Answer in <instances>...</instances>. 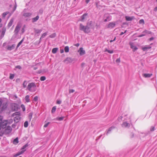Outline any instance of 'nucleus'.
<instances>
[{
    "label": "nucleus",
    "mask_w": 157,
    "mask_h": 157,
    "mask_svg": "<svg viewBox=\"0 0 157 157\" xmlns=\"http://www.w3.org/2000/svg\"><path fill=\"white\" fill-rule=\"evenodd\" d=\"M78 52L79 53V55L80 56H82L86 53L85 51L83 49L82 47L80 48Z\"/></svg>",
    "instance_id": "nucleus-11"
},
{
    "label": "nucleus",
    "mask_w": 157,
    "mask_h": 157,
    "mask_svg": "<svg viewBox=\"0 0 157 157\" xmlns=\"http://www.w3.org/2000/svg\"><path fill=\"white\" fill-rule=\"evenodd\" d=\"M104 22H107V21H108V20L106 18V19H105L104 20Z\"/></svg>",
    "instance_id": "nucleus-64"
},
{
    "label": "nucleus",
    "mask_w": 157,
    "mask_h": 157,
    "mask_svg": "<svg viewBox=\"0 0 157 157\" xmlns=\"http://www.w3.org/2000/svg\"><path fill=\"white\" fill-rule=\"evenodd\" d=\"M85 65V63H81V66L82 67H83Z\"/></svg>",
    "instance_id": "nucleus-62"
},
{
    "label": "nucleus",
    "mask_w": 157,
    "mask_h": 157,
    "mask_svg": "<svg viewBox=\"0 0 157 157\" xmlns=\"http://www.w3.org/2000/svg\"><path fill=\"white\" fill-rule=\"evenodd\" d=\"M89 17L88 13L86 12L82 15L79 18V21L82 22H84L86 21L88 18Z\"/></svg>",
    "instance_id": "nucleus-6"
},
{
    "label": "nucleus",
    "mask_w": 157,
    "mask_h": 157,
    "mask_svg": "<svg viewBox=\"0 0 157 157\" xmlns=\"http://www.w3.org/2000/svg\"><path fill=\"white\" fill-rule=\"evenodd\" d=\"M46 79V77L45 76H41L40 78V80L41 81H44Z\"/></svg>",
    "instance_id": "nucleus-37"
},
{
    "label": "nucleus",
    "mask_w": 157,
    "mask_h": 157,
    "mask_svg": "<svg viewBox=\"0 0 157 157\" xmlns=\"http://www.w3.org/2000/svg\"><path fill=\"white\" fill-rule=\"evenodd\" d=\"M115 25L116 24L114 22H110L108 25L107 27L109 28L112 29L115 26Z\"/></svg>",
    "instance_id": "nucleus-13"
},
{
    "label": "nucleus",
    "mask_w": 157,
    "mask_h": 157,
    "mask_svg": "<svg viewBox=\"0 0 157 157\" xmlns=\"http://www.w3.org/2000/svg\"><path fill=\"white\" fill-rule=\"evenodd\" d=\"M56 110V106H53L52 108V110H51V112L52 113H54Z\"/></svg>",
    "instance_id": "nucleus-34"
},
{
    "label": "nucleus",
    "mask_w": 157,
    "mask_h": 157,
    "mask_svg": "<svg viewBox=\"0 0 157 157\" xmlns=\"http://www.w3.org/2000/svg\"><path fill=\"white\" fill-rule=\"evenodd\" d=\"M64 52V50L63 49H60V52L61 53H62Z\"/></svg>",
    "instance_id": "nucleus-59"
},
{
    "label": "nucleus",
    "mask_w": 157,
    "mask_h": 157,
    "mask_svg": "<svg viewBox=\"0 0 157 157\" xmlns=\"http://www.w3.org/2000/svg\"><path fill=\"white\" fill-rule=\"evenodd\" d=\"M116 128V126H112L110 128H109L108 129H107L105 131V132L104 134L103 135L104 136L103 137V139L104 136H105V135L108 136L109 134H110L111 133L112 131L115 129Z\"/></svg>",
    "instance_id": "nucleus-8"
},
{
    "label": "nucleus",
    "mask_w": 157,
    "mask_h": 157,
    "mask_svg": "<svg viewBox=\"0 0 157 157\" xmlns=\"http://www.w3.org/2000/svg\"><path fill=\"white\" fill-rule=\"evenodd\" d=\"M122 125L123 126H124L125 127H129L130 126V124L128 123H127V122H124L123 124H122Z\"/></svg>",
    "instance_id": "nucleus-23"
},
{
    "label": "nucleus",
    "mask_w": 157,
    "mask_h": 157,
    "mask_svg": "<svg viewBox=\"0 0 157 157\" xmlns=\"http://www.w3.org/2000/svg\"><path fill=\"white\" fill-rule=\"evenodd\" d=\"M22 26V23L20 22L17 23V25L16 27L15 30L14 31V33L16 35H17L19 30H20L21 26Z\"/></svg>",
    "instance_id": "nucleus-7"
},
{
    "label": "nucleus",
    "mask_w": 157,
    "mask_h": 157,
    "mask_svg": "<svg viewBox=\"0 0 157 157\" xmlns=\"http://www.w3.org/2000/svg\"><path fill=\"white\" fill-rule=\"evenodd\" d=\"M86 24L91 29L93 28V22L92 21H90L87 22Z\"/></svg>",
    "instance_id": "nucleus-17"
},
{
    "label": "nucleus",
    "mask_w": 157,
    "mask_h": 157,
    "mask_svg": "<svg viewBox=\"0 0 157 157\" xmlns=\"http://www.w3.org/2000/svg\"><path fill=\"white\" fill-rule=\"evenodd\" d=\"M13 144H16L18 143V139L17 138H16L13 141Z\"/></svg>",
    "instance_id": "nucleus-32"
},
{
    "label": "nucleus",
    "mask_w": 157,
    "mask_h": 157,
    "mask_svg": "<svg viewBox=\"0 0 157 157\" xmlns=\"http://www.w3.org/2000/svg\"><path fill=\"white\" fill-rule=\"evenodd\" d=\"M21 113L20 112H17L14 113L12 115L13 117L16 116L14 118V121L16 123L18 122L21 119Z\"/></svg>",
    "instance_id": "nucleus-4"
},
{
    "label": "nucleus",
    "mask_w": 157,
    "mask_h": 157,
    "mask_svg": "<svg viewBox=\"0 0 157 157\" xmlns=\"http://www.w3.org/2000/svg\"><path fill=\"white\" fill-rule=\"evenodd\" d=\"M64 118V117H57L55 119H53L54 120H57L58 121H61L63 120Z\"/></svg>",
    "instance_id": "nucleus-22"
},
{
    "label": "nucleus",
    "mask_w": 157,
    "mask_h": 157,
    "mask_svg": "<svg viewBox=\"0 0 157 157\" xmlns=\"http://www.w3.org/2000/svg\"><path fill=\"white\" fill-rule=\"evenodd\" d=\"M152 75V74L144 73L143 74V76L145 78H149Z\"/></svg>",
    "instance_id": "nucleus-19"
},
{
    "label": "nucleus",
    "mask_w": 157,
    "mask_h": 157,
    "mask_svg": "<svg viewBox=\"0 0 157 157\" xmlns=\"http://www.w3.org/2000/svg\"><path fill=\"white\" fill-rule=\"evenodd\" d=\"M50 123V122H48L46 123L45 124H44V128L47 127Z\"/></svg>",
    "instance_id": "nucleus-47"
},
{
    "label": "nucleus",
    "mask_w": 157,
    "mask_h": 157,
    "mask_svg": "<svg viewBox=\"0 0 157 157\" xmlns=\"http://www.w3.org/2000/svg\"><path fill=\"white\" fill-rule=\"evenodd\" d=\"M9 13V12H6L4 13H3L2 15V17L4 18H5L6 16V15L8 14Z\"/></svg>",
    "instance_id": "nucleus-39"
},
{
    "label": "nucleus",
    "mask_w": 157,
    "mask_h": 157,
    "mask_svg": "<svg viewBox=\"0 0 157 157\" xmlns=\"http://www.w3.org/2000/svg\"><path fill=\"white\" fill-rule=\"evenodd\" d=\"M139 23L140 24H144V19H141L139 20Z\"/></svg>",
    "instance_id": "nucleus-38"
},
{
    "label": "nucleus",
    "mask_w": 157,
    "mask_h": 157,
    "mask_svg": "<svg viewBox=\"0 0 157 157\" xmlns=\"http://www.w3.org/2000/svg\"><path fill=\"white\" fill-rule=\"evenodd\" d=\"M122 118H123V117H122V116H121V117H118V120L119 121H120L122 120Z\"/></svg>",
    "instance_id": "nucleus-54"
},
{
    "label": "nucleus",
    "mask_w": 157,
    "mask_h": 157,
    "mask_svg": "<svg viewBox=\"0 0 157 157\" xmlns=\"http://www.w3.org/2000/svg\"><path fill=\"white\" fill-rule=\"evenodd\" d=\"M35 33H36V34H38V33L39 32V30H36L35 31Z\"/></svg>",
    "instance_id": "nucleus-61"
},
{
    "label": "nucleus",
    "mask_w": 157,
    "mask_h": 157,
    "mask_svg": "<svg viewBox=\"0 0 157 157\" xmlns=\"http://www.w3.org/2000/svg\"><path fill=\"white\" fill-rule=\"evenodd\" d=\"M25 26V25H24V26L21 29V32H22V33H23L25 31V29H24Z\"/></svg>",
    "instance_id": "nucleus-50"
},
{
    "label": "nucleus",
    "mask_w": 157,
    "mask_h": 157,
    "mask_svg": "<svg viewBox=\"0 0 157 157\" xmlns=\"http://www.w3.org/2000/svg\"><path fill=\"white\" fill-rule=\"evenodd\" d=\"M39 18V17L38 15L37 16L33 18L32 19V22H34L36 21Z\"/></svg>",
    "instance_id": "nucleus-27"
},
{
    "label": "nucleus",
    "mask_w": 157,
    "mask_h": 157,
    "mask_svg": "<svg viewBox=\"0 0 157 157\" xmlns=\"http://www.w3.org/2000/svg\"><path fill=\"white\" fill-rule=\"evenodd\" d=\"M151 47L150 45H146L142 47L141 49L144 51H146L151 49Z\"/></svg>",
    "instance_id": "nucleus-10"
},
{
    "label": "nucleus",
    "mask_w": 157,
    "mask_h": 157,
    "mask_svg": "<svg viewBox=\"0 0 157 157\" xmlns=\"http://www.w3.org/2000/svg\"><path fill=\"white\" fill-rule=\"evenodd\" d=\"M129 45L130 46L131 48L133 49V52H134L137 50L138 48L135 45H134L133 43H130Z\"/></svg>",
    "instance_id": "nucleus-12"
},
{
    "label": "nucleus",
    "mask_w": 157,
    "mask_h": 157,
    "mask_svg": "<svg viewBox=\"0 0 157 157\" xmlns=\"http://www.w3.org/2000/svg\"><path fill=\"white\" fill-rule=\"evenodd\" d=\"M38 97L37 96L35 97L33 99V101H34L36 102L38 100Z\"/></svg>",
    "instance_id": "nucleus-46"
},
{
    "label": "nucleus",
    "mask_w": 157,
    "mask_h": 157,
    "mask_svg": "<svg viewBox=\"0 0 157 157\" xmlns=\"http://www.w3.org/2000/svg\"><path fill=\"white\" fill-rule=\"evenodd\" d=\"M147 30H145L142 32V34L138 36V37H141L146 35V34L147 33Z\"/></svg>",
    "instance_id": "nucleus-21"
},
{
    "label": "nucleus",
    "mask_w": 157,
    "mask_h": 157,
    "mask_svg": "<svg viewBox=\"0 0 157 157\" xmlns=\"http://www.w3.org/2000/svg\"><path fill=\"white\" fill-rule=\"evenodd\" d=\"M48 33V32H45V33H43L42 34L41 37L40 38V40L43 39V38H44L46 36Z\"/></svg>",
    "instance_id": "nucleus-28"
},
{
    "label": "nucleus",
    "mask_w": 157,
    "mask_h": 157,
    "mask_svg": "<svg viewBox=\"0 0 157 157\" xmlns=\"http://www.w3.org/2000/svg\"><path fill=\"white\" fill-rule=\"evenodd\" d=\"M62 102V101L60 100L57 99L56 101V103L57 104H60Z\"/></svg>",
    "instance_id": "nucleus-44"
},
{
    "label": "nucleus",
    "mask_w": 157,
    "mask_h": 157,
    "mask_svg": "<svg viewBox=\"0 0 157 157\" xmlns=\"http://www.w3.org/2000/svg\"><path fill=\"white\" fill-rule=\"evenodd\" d=\"M154 39V38L153 37H151L149 39V40L150 41H151L153 40Z\"/></svg>",
    "instance_id": "nucleus-57"
},
{
    "label": "nucleus",
    "mask_w": 157,
    "mask_h": 157,
    "mask_svg": "<svg viewBox=\"0 0 157 157\" xmlns=\"http://www.w3.org/2000/svg\"><path fill=\"white\" fill-rule=\"evenodd\" d=\"M36 88V86L35 83H30L29 84L27 89L29 91L31 92H33L35 91Z\"/></svg>",
    "instance_id": "nucleus-5"
},
{
    "label": "nucleus",
    "mask_w": 157,
    "mask_h": 157,
    "mask_svg": "<svg viewBox=\"0 0 157 157\" xmlns=\"http://www.w3.org/2000/svg\"><path fill=\"white\" fill-rule=\"evenodd\" d=\"M126 30H125L124 32H121V33H120V36H121V35H122L123 34H124V33H126Z\"/></svg>",
    "instance_id": "nucleus-55"
},
{
    "label": "nucleus",
    "mask_w": 157,
    "mask_h": 157,
    "mask_svg": "<svg viewBox=\"0 0 157 157\" xmlns=\"http://www.w3.org/2000/svg\"><path fill=\"white\" fill-rule=\"evenodd\" d=\"M56 36V33H53L51 34L49 36V37L51 38H54Z\"/></svg>",
    "instance_id": "nucleus-36"
},
{
    "label": "nucleus",
    "mask_w": 157,
    "mask_h": 157,
    "mask_svg": "<svg viewBox=\"0 0 157 157\" xmlns=\"http://www.w3.org/2000/svg\"><path fill=\"white\" fill-rule=\"evenodd\" d=\"M74 46H76V47H78L79 45V44L78 43L75 44L74 45Z\"/></svg>",
    "instance_id": "nucleus-58"
},
{
    "label": "nucleus",
    "mask_w": 157,
    "mask_h": 157,
    "mask_svg": "<svg viewBox=\"0 0 157 157\" xmlns=\"http://www.w3.org/2000/svg\"><path fill=\"white\" fill-rule=\"evenodd\" d=\"M14 2H15V5H14V8L13 9V12L15 11V10H16V9L17 6L16 1H15Z\"/></svg>",
    "instance_id": "nucleus-43"
},
{
    "label": "nucleus",
    "mask_w": 157,
    "mask_h": 157,
    "mask_svg": "<svg viewBox=\"0 0 157 157\" xmlns=\"http://www.w3.org/2000/svg\"><path fill=\"white\" fill-rule=\"evenodd\" d=\"M28 146V145L27 144H26L25 145H24L22 148H21V150H25V151L26 150V149H25V148L27 147Z\"/></svg>",
    "instance_id": "nucleus-41"
},
{
    "label": "nucleus",
    "mask_w": 157,
    "mask_h": 157,
    "mask_svg": "<svg viewBox=\"0 0 157 157\" xmlns=\"http://www.w3.org/2000/svg\"><path fill=\"white\" fill-rule=\"evenodd\" d=\"M2 103H3L2 100L1 99H0V109H1V107Z\"/></svg>",
    "instance_id": "nucleus-53"
},
{
    "label": "nucleus",
    "mask_w": 157,
    "mask_h": 157,
    "mask_svg": "<svg viewBox=\"0 0 157 157\" xmlns=\"http://www.w3.org/2000/svg\"><path fill=\"white\" fill-rule=\"evenodd\" d=\"M12 131V128L10 126H8L5 129H3L0 131V136H2L3 135H7L11 132Z\"/></svg>",
    "instance_id": "nucleus-2"
},
{
    "label": "nucleus",
    "mask_w": 157,
    "mask_h": 157,
    "mask_svg": "<svg viewBox=\"0 0 157 157\" xmlns=\"http://www.w3.org/2000/svg\"><path fill=\"white\" fill-rule=\"evenodd\" d=\"M106 18L109 21L111 20L112 17L111 16L109 15L107 16Z\"/></svg>",
    "instance_id": "nucleus-42"
},
{
    "label": "nucleus",
    "mask_w": 157,
    "mask_h": 157,
    "mask_svg": "<svg viewBox=\"0 0 157 157\" xmlns=\"http://www.w3.org/2000/svg\"><path fill=\"white\" fill-rule=\"evenodd\" d=\"M105 52H107L110 54H112L113 53V50H109L107 48L105 49Z\"/></svg>",
    "instance_id": "nucleus-29"
},
{
    "label": "nucleus",
    "mask_w": 157,
    "mask_h": 157,
    "mask_svg": "<svg viewBox=\"0 0 157 157\" xmlns=\"http://www.w3.org/2000/svg\"><path fill=\"white\" fill-rule=\"evenodd\" d=\"M15 47V44H13L11 46L9 45L6 47V49L10 51L14 49Z\"/></svg>",
    "instance_id": "nucleus-15"
},
{
    "label": "nucleus",
    "mask_w": 157,
    "mask_h": 157,
    "mask_svg": "<svg viewBox=\"0 0 157 157\" xmlns=\"http://www.w3.org/2000/svg\"><path fill=\"white\" fill-rule=\"evenodd\" d=\"M90 0H85V2L86 4L90 2Z\"/></svg>",
    "instance_id": "nucleus-60"
},
{
    "label": "nucleus",
    "mask_w": 157,
    "mask_h": 157,
    "mask_svg": "<svg viewBox=\"0 0 157 157\" xmlns=\"http://www.w3.org/2000/svg\"><path fill=\"white\" fill-rule=\"evenodd\" d=\"M157 10V7H156L154 9V11H156Z\"/></svg>",
    "instance_id": "nucleus-63"
},
{
    "label": "nucleus",
    "mask_w": 157,
    "mask_h": 157,
    "mask_svg": "<svg viewBox=\"0 0 157 157\" xmlns=\"http://www.w3.org/2000/svg\"><path fill=\"white\" fill-rule=\"evenodd\" d=\"M65 52L67 53L69 52V47L68 46H66L64 48Z\"/></svg>",
    "instance_id": "nucleus-30"
},
{
    "label": "nucleus",
    "mask_w": 157,
    "mask_h": 157,
    "mask_svg": "<svg viewBox=\"0 0 157 157\" xmlns=\"http://www.w3.org/2000/svg\"><path fill=\"white\" fill-rule=\"evenodd\" d=\"M74 59L71 57H67L66 59L63 60L64 62H67V63L68 64L69 63H72L74 60Z\"/></svg>",
    "instance_id": "nucleus-9"
},
{
    "label": "nucleus",
    "mask_w": 157,
    "mask_h": 157,
    "mask_svg": "<svg viewBox=\"0 0 157 157\" xmlns=\"http://www.w3.org/2000/svg\"><path fill=\"white\" fill-rule=\"evenodd\" d=\"M24 38H23V39L18 43L17 46L16 48H17L24 41Z\"/></svg>",
    "instance_id": "nucleus-33"
},
{
    "label": "nucleus",
    "mask_w": 157,
    "mask_h": 157,
    "mask_svg": "<svg viewBox=\"0 0 157 157\" xmlns=\"http://www.w3.org/2000/svg\"><path fill=\"white\" fill-rule=\"evenodd\" d=\"M58 49V48H54L52 49V53L55 54L57 52Z\"/></svg>",
    "instance_id": "nucleus-26"
},
{
    "label": "nucleus",
    "mask_w": 157,
    "mask_h": 157,
    "mask_svg": "<svg viewBox=\"0 0 157 157\" xmlns=\"http://www.w3.org/2000/svg\"><path fill=\"white\" fill-rule=\"evenodd\" d=\"M102 136V135H101L100 136L97 137V138L96 139V140H98Z\"/></svg>",
    "instance_id": "nucleus-52"
},
{
    "label": "nucleus",
    "mask_w": 157,
    "mask_h": 157,
    "mask_svg": "<svg viewBox=\"0 0 157 157\" xmlns=\"http://www.w3.org/2000/svg\"><path fill=\"white\" fill-rule=\"evenodd\" d=\"M155 130V127L153 126H152L150 128V131L151 132L154 131Z\"/></svg>",
    "instance_id": "nucleus-51"
},
{
    "label": "nucleus",
    "mask_w": 157,
    "mask_h": 157,
    "mask_svg": "<svg viewBox=\"0 0 157 157\" xmlns=\"http://www.w3.org/2000/svg\"><path fill=\"white\" fill-rule=\"evenodd\" d=\"M79 29L86 33H88L90 32V29L86 24V25H83L82 23H80L79 25Z\"/></svg>",
    "instance_id": "nucleus-1"
},
{
    "label": "nucleus",
    "mask_w": 157,
    "mask_h": 157,
    "mask_svg": "<svg viewBox=\"0 0 157 157\" xmlns=\"http://www.w3.org/2000/svg\"><path fill=\"white\" fill-rule=\"evenodd\" d=\"M14 77V75L13 74H10V79H13Z\"/></svg>",
    "instance_id": "nucleus-48"
},
{
    "label": "nucleus",
    "mask_w": 157,
    "mask_h": 157,
    "mask_svg": "<svg viewBox=\"0 0 157 157\" xmlns=\"http://www.w3.org/2000/svg\"><path fill=\"white\" fill-rule=\"evenodd\" d=\"M32 14L30 13H24L23 15V16L25 17H29Z\"/></svg>",
    "instance_id": "nucleus-25"
},
{
    "label": "nucleus",
    "mask_w": 157,
    "mask_h": 157,
    "mask_svg": "<svg viewBox=\"0 0 157 157\" xmlns=\"http://www.w3.org/2000/svg\"><path fill=\"white\" fill-rule=\"evenodd\" d=\"M27 85V82L26 81H25L23 82V83L22 84L24 88H25L26 87V86Z\"/></svg>",
    "instance_id": "nucleus-35"
},
{
    "label": "nucleus",
    "mask_w": 157,
    "mask_h": 157,
    "mask_svg": "<svg viewBox=\"0 0 157 157\" xmlns=\"http://www.w3.org/2000/svg\"><path fill=\"white\" fill-rule=\"evenodd\" d=\"M6 31V28H3L2 29V33H1V37H0L1 38H2V37H3L5 35Z\"/></svg>",
    "instance_id": "nucleus-20"
},
{
    "label": "nucleus",
    "mask_w": 157,
    "mask_h": 157,
    "mask_svg": "<svg viewBox=\"0 0 157 157\" xmlns=\"http://www.w3.org/2000/svg\"><path fill=\"white\" fill-rule=\"evenodd\" d=\"M125 20L127 21H131L135 18L134 16L129 17L128 16H125Z\"/></svg>",
    "instance_id": "nucleus-14"
},
{
    "label": "nucleus",
    "mask_w": 157,
    "mask_h": 157,
    "mask_svg": "<svg viewBox=\"0 0 157 157\" xmlns=\"http://www.w3.org/2000/svg\"><path fill=\"white\" fill-rule=\"evenodd\" d=\"M15 67L17 68H18L19 69H21V67L20 66L18 65L16 66Z\"/></svg>",
    "instance_id": "nucleus-56"
},
{
    "label": "nucleus",
    "mask_w": 157,
    "mask_h": 157,
    "mask_svg": "<svg viewBox=\"0 0 157 157\" xmlns=\"http://www.w3.org/2000/svg\"><path fill=\"white\" fill-rule=\"evenodd\" d=\"M7 104L6 102L3 103L2 105L1 109L2 111H3L7 107Z\"/></svg>",
    "instance_id": "nucleus-18"
},
{
    "label": "nucleus",
    "mask_w": 157,
    "mask_h": 157,
    "mask_svg": "<svg viewBox=\"0 0 157 157\" xmlns=\"http://www.w3.org/2000/svg\"><path fill=\"white\" fill-rule=\"evenodd\" d=\"M8 123V121L3 119L2 116H0V130L5 128Z\"/></svg>",
    "instance_id": "nucleus-3"
},
{
    "label": "nucleus",
    "mask_w": 157,
    "mask_h": 157,
    "mask_svg": "<svg viewBox=\"0 0 157 157\" xmlns=\"http://www.w3.org/2000/svg\"><path fill=\"white\" fill-rule=\"evenodd\" d=\"M14 20V18L13 17H12L11 19L7 25V26L9 28L12 25Z\"/></svg>",
    "instance_id": "nucleus-16"
},
{
    "label": "nucleus",
    "mask_w": 157,
    "mask_h": 157,
    "mask_svg": "<svg viewBox=\"0 0 157 157\" xmlns=\"http://www.w3.org/2000/svg\"><path fill=\"white\" fill-rule=\"evenodd\" d=\"M116 62L117 63H120L121 62L120 58H119L117 59L116 60Z\"/></svg>",
    "instance_id": "nucleus-49"
},
{
    "label": "nucleus",
    "mask_w": 157,
    "mask_h": 157,
    "mask_svg": "<svg viewBox=\"0 0 157 157\" xmlns=\"http://www.w3.org/2000/svg\"><path fill=\"white\" fill-rule=\"evenodd\" d=\"M25 151V150H21L20 151H19V152H18L16 154H15L14 155V157H17V156H19V155H20L23 154V153H24V152Z\"/></svg>",
    "instance_id": "nucleus-24"
},
{
    "label": "nucleus",
    "mask_w": 157,
    "mask_h": 157,
    "mask_svg": "<svg viewBox=\"0 0 157 157\" xmlns=\"http://www.w3.org/2000/svg\"><path fill=\"white\" fill-rule=\"evenodd\" d=\"M28 126V121H25L24 123V126L25 128H27Z\"/></svg>",
    "instance_id": "nucleus-40"
},
{
    "label": "nucleus",
    "mask_w": 157,
    "mask_h": 157,
    "mask_svg": "<svg viewBox=\"0 0 157 157\" xmlns=\"http://www.w3.org/2000/svg\"><path fill=\"white\" fill-rule=\"evenodd\" d=\"M25 99L26 102H29L30 101V99H29V96L28 95H26L25 98Z\"/></svg>",
    "instance_id": "nucleus-31"
},
{
    "label": "nucleus",
    "mask_w": 157,
    "mask_h": 157,
    "mask_svg": "<svg viewBox=\"0 0 157 157\" xmlns=\"http://www.w3.org/2000/svg\"><path fill=\"white\" fill-rule=\"evenodd\" d=\"M69 93L70 94L73 93L75 91V90L72 89H69Z\"/></svg>",
    "instance_id": "nucleus-45"
}]
</instances>
